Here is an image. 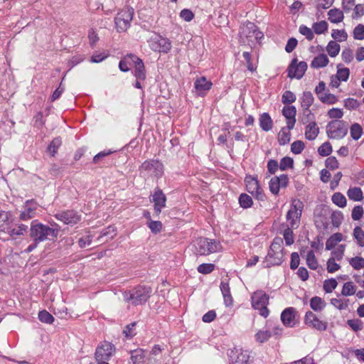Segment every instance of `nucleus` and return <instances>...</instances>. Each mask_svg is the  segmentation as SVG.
Listing matches in <instances>:
<instances>
[{
  "label": "nucleus",
  "instance_id": "nucleus-1",
  "mask_svg": "<svg viewBox=\"0 0 364 364\" xmlns=\"http://www.w3.org/2000/svg\"><path fill=\"white\" fill-rule=\"evenodd\" d=\"M59 230L49 227L35 220L31 222L30 237L36 242H41L47 240H54L58 237Z\"/></svg>",
  "mask_w": 364,
  "mask_h": 364
},
{
  "label": "nucleus",
  "instance_id": "nucleus-2",
  "mask_svg": "<svg viewBox=\"0 0 364 364\" xmlns=\"http://www.w3.org/2000/svg\"><path fill=\"white\" fill-rule=\"evenodd\" d=\"M151 288L146 286H137L132 290L124 291L122 293L124 301L133 305L144 304L150 298Z\"/></svg>",
  "mask_w": 364,
  "mask_h": 364
},
{
  "label": "nucleus",
  "instance_id": "nucleus-3",
  "mask_svg": "<svg viewBox=\"0 0 364 364\" xmlns=\"http://www.w3.org/2000/svg\"><path fill=\"white\" fill-rule=\"evenodd\" d=\"M282 240L274 238L269 247L268 253L262 262L263 268H269L272 266L280 265L283 262Z\"/></svg>",
  "mask_w": 364,
  "mask_h": 364
},
{
  "label": "nucleus",
  "instance_id": "nucleus-4",
  "mask_svg": "<svg viewBox=\"0 0 364 364\" xmlns=\"http://www.w3.org/2000/svg\"><path fill=\"white\" fill-rule=\"evenodd\" d=\"M194 247L196 253L199 255H209L220 251L222 248L219 242L203 237L196 240Z\"/></svg>",
  "mask_w": 364,
  "mask_h": 364
},
{
  "label": "nucleus",
  "instance_id": "nucleus-5",
  "mask_svg": "<svg viewBox=\"0 0 364 364\" xmlns=\"http://www.w3.org/2000/svg\"><path fill=\"white\" fill-rule=\"evenodd\" d=\"M239 36L240 41L244 44L252 42L254 40L259 41L264 36L258 27L250 21H247L240 27Z\"/></svg>",
  "mask_w": 364,
  "mask_h": 364
},
{
  "label": "nucleus",
  "instance_id": "nucleus-6",
  "mask_svg": "<svg viewBox=\"0 0 364 364\" xmlns=\"http://www.w3.org/2000/svg\"><path fill=\"white\" fill-rule=\"evenodd\" d=\"M140 173L144 176H151L157 178L164 174V165L159 160H146L139 168Z\"/></svg>",
  "mask_w": 364,
  "mask_h": 364
},
{
  "label": "nucleus",
  "instance_id": "nucleus-7",
  "mask_svg": "<svg viewBox=\"0 0 364 364\" xmlns=\"http://www.w3.org/2000/svg\"><path fill=\"white\" fill-rule=\"evenodd\" d=\"M251 299L252 307L259 310L262 316L267 318L269 314L267 307L269 304V295L262 290H257L252 294Z\"/></svg>",
  "mask_w": 364,
  "mask_h": 364
},
{
  "label": "nucleus",
  "instance_id": "nucleus-8",
  "mask_svg": "<svg viewBox=\"0 0 364 364\" xmlns=\"http://www.w3.org/2000/svg\"><path fill=\"white\" fill-rule=\"evenodd\" d=\"M348 124L343 120H333L326 126V133L330 139H340L348 133Z\"/></svg>",
  "mask_w": 364,
  "mask_h": 364
},
{
  "label": "nucleus",
  "instance_id": "nucleus-9",
  "mask_svg": "<svg viewBox=\"0 0 364 364\" xmlns=\"http://www.w3.org/2000/svg\"><path fill=\"white\" fill-rule=\"evenodd\" d=\"M134 9L127 7L121 10L114 18L115 27L119 33L124 32L130 26L134 15Z\"/></svg>",
  "mask_w": 364,
  "mask_h": 364
},
{
  "label": "nucleus",
  "instance_id": "nucleus-10",
  "mask_svg": "<svg viewBox=\"0 0 364 364\" xmlns=\"http://www.w3.org/2000/svg\"><path fill=\"white\" fill-rule=\"evenodd\" d=\"M302 210V202L300 200L294 201L286 215V219L288 222L286 226L298 228L300 225Z\"/></svg>",
  "mask_w": 364,
  "mask_h": 364
},
{
  "label": "nucleus",
  "instance_id": "nucleus-11",
  "mask_svg": "<svg viewBox=\"0 0 364 364\" xmlns=\"http://www.w3.org/2000/svg\"><path fill=\"white\" fill-rule=\"evenodd\" d=\"M150 48L159 53H167L171 48V43L169 39L159 35H154L149 41Z\"/></svg>",
  "mask_w": 364,
  "mask_h": 364
},
{
  "label": "nucleus",
  "instance_id": "nucleus-12",
  "mask_svg": "<svg viewBox=\"0 0 364 364\" xmlns=\"http://www.w3.org/2000/svg\"><path fill=\"white\" fill-rule=\"evenodd\" d=\"M247 191L256 199L259 200H264V194L261 188L258 181L255 177L247 176L245 178Z\"/></svg>",
  "mask_w": 364,
  "mask_h": 364
},
{
  "label": "nucleus",
  "instance_id": "nucleus-13",
  "mask_svg": "<svg viewBox=\"0 0 364 364\" xmlns=\"http://www.w3.org/2000/svg\"><path fill=\"white\" fill-rule=\"evenodd\" d=\"M304 323L309 327L319 331H325L328 327V322L321 320L314 313L308 311L304 316Z\"/></svg>",
  "mask_w": 364,
  "mask_h": 364
},
{
  "label": "nucleus",
  "instance_id": "nucleus-14",
  "mask_svg": "<svg viewBox=\"0 0 364 364\" xmlns=\"http://www.w3.org/2000/svg\"><path fill=\"white\" fill-rule=\"evenodd\" d=\"M54 217L64 224L74 225L81 220V215L73 210L59 211L54 215Z\"/></svg>",
  "mask_w": 364,
  "mask_h": 364
},
{
  "label": "nucleus",
  "instance_id": "nucleus-15",
  "mask_svg": "<svg viewBox=\"0 0 364 364\" xmlns=\"http://www.w3.org/2000/svg\"><path fill=\"white\" fill-rule=\"evenodd\" d=\"M307 63L304 61L298 63L297 58L292 59L288 67V77L289 78L301 79L307 70Z\"/></svg>",
  "mask_w": 364,
  "mask_h": 364
},
{
  "label": "nucleus",
  "instance_id": "nucleus-16",
  "mask_svg": "<svg viewBox=\"0 0 364 364\" xmlns=\"http://www.w3.org/2000/svg\"><path fill=\"white\" fill-rule=\"evenodd\" d=\"M115 352V347L109 342L104 341L97 346L95 350L96 360H109Z\"/></svg>",
  "mask_w": 364,
  "mask_h": 364
},
{
  "label": "nucleus",
  "instance_id": "nucleus-17",
  "mask_svg": "<svg viewBox=\"0 0 364 364\" xmlns=\"http://www.w3.org/2000/svg\"><path fill=\"white\" fill-rule=\"evenodd\" d=\"M230 364H250V354L247 350L233 348L228 352Z\"/></svg>",
  "mask_w": 364,
  "mask_h": 364
},
{
  "label": "nucleus",
  "instance_id": "nucleus-18",
  "mask_svg": "<svg viewBox=\"0 0 364 364\" xmlns=\"http://www.w3.org/2000/svg\"><path fill=\"white\" fill-rule=\"evenodd\" d=\"M151 201L154 203V210L156 216H159L161 213L162 208L166 207V196L159 187L154 189Z\"/></svg>",
  "mask_w": 364,
  "mask_h": 364
},
{
  "label": "nucleus",
  "instance_id": "nucleus-19",
  "mask_svg": "<svg viewBox=\"0 0 364 364\" xmlns=\"http://www.w3.org/2000/svg\"><path fill=\"white\" fill-rule=\"evenodd\" d=\"M38 207V203L33 200H28L25 202L23 210L21 213L19 218L21 220H28L34 218L36 215V210Z\"/></svg>",
  "mask_w": 364,
  "mask_h": 364
},
{
  "label": "nucleus",
  "instance_id": "nucleus-20",
  "mask_svg": "<svg viewBox=\"0 0 364 364\" xmlns=\"http://www.w3.org/2000/svg\"><path fill=\"white\" fill-rule=\"evenodd\" d=\"M282 114L287 119V129L289 130L292 129L296 123V107L293 105L284 106L282 109Z\"/></svg>",
  "mask_w": 364,
  "mask_h": 364
},
{
  "label": "nucleus",
  "instance_id": "nucleus-21",
  "mask_svg": "<svg viewBox=\"0 0 364 364\" xmlns=\"http://www.w3.org/2000/svg\"><path fill=\"white\" fill-rule=\"evenodd\" d=\"M212 85V82L207 80L205 77L198 78L194 82L196 95L198 96H204L210 90Z\"/></svg>",
  "mask_w": 364,
  "mask_h": 364
},
{
  "label": "nucleus",
  "instance_id": "nucleus-22",
  "mask_svg": "<svg viewBox=\"0 0 364 364\" xmlns=\"http://www.w3.org/2000/svg\"><path fill=\"white\" fill-rule=\"evenodd\" d=\"M296 310L293 307L285 309L281 314V321L287 327H293L294 326Z\"/></svg>",
  "mask_w": 364,
  "mask_h": 364
},
{
  "label": "nucleus",
  "instance_id": "nucleus-23",
  "mask_svg": "<svg viewBox=\"0 0 364 364\" xmlns=\"http://www.w3.org/2000/svg\"><path fill=\"white\" fill-rule=\"evenodd\" d=\"M220 291L222 292L224 304L229 307L233 304V299L230 293L229 284L226 281H222L220 284Z\"/></svg>",
  "mask_w": 364,
  "mask_h": 364
},
{
  "label": "nucleus",
  "instance_id": "nucleus-24",
  "mask_svg": "<svg viewBox=\"0 0 364 364\" xmlns=\"http://www.w3.org/2000/svg\"><path fill=\"white\" fill-rule=\"evenodd\" d=\"M6 231L11 238L17 239L28 232V226L24 224H19L14 228L7 227Z\"/></svg>",
  "mask_w": 364,
  "mask_h": 364
},
{
  "label": "nucleus",
  "instance_id": "nucleus-25",
  "mask_svg": "<svg viewBox=\"0 0 364 364\" xmlns=\"http://www.w3.org/2000/svg\"><path fill=\"white\" fill-rule=\"evenodd\" d=\"M259 126L261 129L264 132H268L272 129L273 122L270 115L264 112L259 116Z\"/></svg>",
  "mask_w": 364,
  "mask_h": 364
},
{
  "label": "nucleus",
  "instance_id": "nucleus-26",
  "mask_svg": "<svg viewBox=\"0 0 364 364\" xmlns=\"http://www.w3.org/2000/svg\"><path fill=\"white\" fill-rule=\"evenodd\" d=\"M328 62V58L326 54H319L313 59L311 67L316 69L324 68Z\"/></svg>",
  "mask_w": 364,
  "mask_h": 364
},
{
  "label": "nucleus",
  "instance_id": "nucleus-27",
  "mask_svg": "<svg viewBox=\"0 0 364 364\" xmlns=\"http://www.w3.org/2000/svg\"><path fill=\"white\" fill-rule=\"evenodd\" d=\"M319 133V129L316 122L307 124L305 131V136L308 140H314Z\"/></svg>",
  "mask_w": 364,
  "mask_h": 364
},
{
  "label": "nucleus",
  "instance_id": "nucleus-28",
  "mask_svg": "<svg viewBox=\"0 0 364 364\" xmlns=\"http://www.w3.org/2000/svg\"><path fill=\"white\" fill-rule=\"evenodd\" d=\"M328 20L333 23H338L343 21L344 15L342 11L334 8L330 9L328 12Z\"/></svg>",
  "mask_w": 364,
  "mask_h": 364
},
{
  "label": "nucleus",
  "instance_id": "nucleus-29",
  "mask_svg": "<svg viewBox=\"0 0 364 364\" xmlns=\"http://www.w3.org/2000/svg\"><path fill=\"white\" fill-rule=\"evenodd\" d=\"M314 101V97L313 94L309 91H305L303 92L301 97H300V103L302 109H308L310 108L313 105Z\"/></svg>",
  "mask_w": 364,
  "mask_h": 364
},
{
  "label": "nucleus",
  "instance_id": "nucleus-30",
  "mask_svg": "<svg viewBox=\"0 0 364 364\" xmlns=\"http://www.w3.org/2000/svg\"><path fill=\"white\" fill-rule=\"evenodd\" d=\"M272 333L270 328L266 326L265 328L259 330L255 335V338L257 342L263 343L267 341L272 336Z\"/></svg>",
  "mask_w": 364,
  "mask_h": 364
},
{
  "label": "nucleus",
  "instance_id": "nucleus-31",
  "mask_svg": "<svg viewBox=\"0 0 364 364\" xmlns=\"http://www.w3.org/2000/svg\"><path fill=\"white\" fill-rule=\"evenodd\" d=\"M131 359L134 364H145V352L141 348L131 351Z\"/></svg>",
  "mask_w": 364,
  "mask_h": 364
},
{
  "label": "nucleus",
  "instance_id": "nucleus-32",
  "mask_svg": "<svg viewBox=\"0 0 364 364\" xmlns=\"http://www.w3.org/2000/svg\"><path fill=\"white\" fill-rule=\"evenodd\" d=\"M134 67V77L136 78V80H144L146 79V75L144 64L141 58L135 63Z\"/></svg>",
  "mask_w": 364,
  "mask_h": 364
},
{
  "label": "nucleus",
  "instance_id": "nucleus-33",
  "mask_svg": "<svg viewBox=\"0 0 364 364\" xmlns=\"http://www.w3.org/2000/svg\"><path fill=\"white\" fill-rule=\"evenodd\" d=\"M326 305V301L319 296H314L310 300V306L315 311H321Z\"/></svg>",
  "mask_w": 364,
  "mask_h": 364
},
{
  "label": "nucleus",
  "instance_id": "nucleus-34",
  "mask_svg": "<svg viewBox=\"0 0 364 364\" xmlns=\"http://www.w3.org/2000/svg\"><path fill=\"white\" fill-rule=\"evenodd\" d=\"M343 240V235L340 232L334 233L326 242V249L331 250L333 249L338 242Z\"/></svg>",
  "mask_w": 364,
  "mask_h": 364
},
{
  "label": "nucleus",
  "instance_id": "nucleus-35",
  "mask_svg": "<svg viewBox=\"0 0 364 364\" xmlns=\"http://www.w3.org/2000/svg\"><path fill=\"white\" fill-rule=\"evenodd\" d=\"M349 199L353 201H360L363 198V191L359 187L350 188L347 191Z\"/></svg>",
  "mask_w": 364,
  "mask_h": 364
},
{
  "label": "nucleus",
  "instance_id": "nucleus-36",
  "mask_svg": "<svg viewBox=\"0 0 364 364\" xmlns=\"http://www.w3.org/2000/svg\"><path fill=\"white\" fill-rule=\"evenodd\" d=\"M289 131L287 127H283L279 132L278 141L280 145H285L290 141L291 133Z\"/></svg>",
  "mask_w": 364,
  "mask_h": 364
},
{
  "label": "nucleus",
  "instance_id": "nucleus-37",
  "mask_svg": "<svg viewBox=\"0 0 364 364\" xmlns=\"http://www.w3.org/2000/svg\"><path fill=\"white\" fill-rule=\"evenodd\" d=\"M306 264L311 269H316L318 267V262L313 250H308L305 255Z\"/></svg>",
  "mask_w": 364,
  "mask_h": 364
},
{
  "label": "nucleus",
  "instance_id": "nucleus-38",
  "mask_svg": "<svg viewBox=\"0 0 364 364\" xmlns=\"http://www.w3.org/2000/svg\"><path fill=\"white\" fill-rule=\"evenodd\" d=\"M301 121L304 124L316 122L315 116L310 110V108L302 109V116Z\"/></svg>",
  "mask_w": 364,
  "mask_h": 364
},
{
  "label": "nucleus",
  "instance_id": "nucleus-39",
  "mask_svg": "<svg viewBox=\"0 0 364 364\" xmlns=\"http://www.w3.org/2000/svg\"><path fill=\"white\" fill-rule=\"evenodd\" d=\"M356 292V287L352 282H346L341 291V294L345 296L354 295Z\"/></svg>",
  "mask_w": 364,
  "mask_h": 364
},
{
  "label": "nucleus",
  "instance_id": "nucleus-40",
  "mask_svg": "<svg viewBox=\"0 0 364 364\" xmlns=\"http://www.w3.org/2000/svg\"><path fill=\"white\" fill-rule=\"evenodd\" d=\"M353 237L356 240L358 246L364 247V231L360 227L356 226L354 228Z\"/></svg>",
  "mask_w": 364,
  "mask_h": 364
},
{
  "label": "nucleus",
  "instance_id": "nucleus-41",
  "mask_svg": "<svg viewBox=\"0 0 364 364\" xmlns=\"http://www.w3.org/2000/svg\"><path fill=\"white\" fill-rule=\"evenodd\" d=\"M239 203L242 208H250L253 204L252 198L246 193H242L239 197Z\"/></svg>",
  "mask_w": 364,
  "mask_h": 364
},
{
  "label": "nucleus",
  "instance_id": "nucleus-42",
  "mask_svg": "<svg viewBox=\"0 0 364 364\" xmlns=\"http://www.w3.org/2000/svg\"><path fill=\"white\" fill-rule=\"evenodd\" d=\"M326 50L331 57H336L340 51V45L336 41H331L328 43Z\"/></svg>",
  "mask_w": 364,
  "mask_h": 364
},
{
  "label": "nucleus",
  "instance_id": "nucleus-43",
  "mask_svg": "<svg viewBox=\"0 0 364 364\" xmlns=\"http://www.w3.org/2000/svg\"><path fill=\"white\" fill-rule=\"evenodd\" d=\"M332 201L340 208H344L346 205L347 202L346 197L339 192L335 193L332 196Z\"/></svg>",
  "mask_w": 364,
  "mask_h": 364
},
{
  "label": "nucleus",
  "instance_id": "nucleus-44",
  "mask_svg": "<svg viewBox=\"0 0 364 364\" xmlns=\"http://www.w3.org/2000/svg\"><path fill=\"white\" fill-rule=\"evenodd\" d=\"M293 229V228L286 226V228L284 230L283 236L287 245H291L294 242Z\"/></svg>",
  "mask_w": 364,
  "mask_h": 364
},
{
  "label": "nucleus",
  "instance_id": "nucleus-45",
  "mask_svg": "<svg viewBox=\"0 0 364 364\" xmlns=\"http://www.w3.org/2000/svg\"><path fill=\"white\" fill-rule=\"evenodd\" d=\"M296 100V95L290 90L285 91L282 96V102L284 105H289Z\"/></svg>",
  "mask_w": 364,
  "mask_h": 364
},
{
  "label": "nucleus",
  "instance_id": "nucleus-46",
  "mask_svg": "<svg viewBox=\"0 0 364 364\" xmlns=\"http://www.w3.org/2000/svg\"><path fill=\"white\" fill-rule=\"evenodd\" d=\"M331 36L333 39L340 42L345 41L348 38V34L345 30L333 29Z\"/></svg>",
  "mask_w": 364,
  "mask_h": 364
},
{
  "label": "nucleus",
  "instance_id": "nucleus-47",
  "mask_svg": "<svg viewBox=\"0 0 364 364\" xmlns=\"http://www.w3.org/2000/svg\"><path fill=\"white\" fill-rule=\"evenodd\" d=\"M312 28L316 34H321L328 30V23L326 21H321L314 23Z\"/></svg>",
  "mask_w": 364,
  "mask_h": 364
},
{
  "label": "nucleus",
  "instance_id": "nucleus-48",
  "mask_svg": "<svg viewBox=\"0 0 364 364\" xmlns=\"http://www.w3.org/2000/svg\"><path fill=\"white\" fill-rule=\"evenodd\" d=\"M363 134V129L358 123L353 124L350 127V136L354 140H358L360 138Z\"/></svg>",
  "mask_w": 364,
  "mask_h": 364
},
{
  "label": "nucleus",
  "instance_id": "nucleus-49",
  "mask_svg": "<svg viewBox=\"0 0 364 364\" xmlns=\"http://www.w3.org/2000/svg\"><path fill=\"white\" fill-rule=\"evenodd\" d=\"M62 144L61 139L59 137H56L53 139L49 146H48V151L50 152L51 156H54L57 152L58 148Z\"/></svg>",
  "mask_w": 364,
  "mask_h": 364
},
{
  "label": "nucleus",
  "instance_id": "nucleus-50",
  "mask_svg": "<svg viewBox=\"0 0 364 364\" xmlns=\"http://www.w3.org/2000/svg\"><path fill=\"white\" fill-rule=\"evenodd\" d=\"M348 299L342 300L341 299H331V304L339 310L346 309L348 306Z\"/></svg>",
  "mask_w": 364,
  "mask_h": 364
},
{
  "label": "nucleus",
  "instance_id": "nucleus-51",
  "mask_svg": "<svg viewBox=\"0 0 364 364\" xmlns=\"http://www.w3.org/2000/svg\"><path fill=\"white\" fill-rule=\"evenodd\" d=\"M38 319L41 322L48 324H50L54 321V317L46 310L39 311Z\"/></svg>",
  "mask_w": 364,
  "mask_h": 364
},
{
  "label": "nucleus",
  "instance_id": "nucleus-52",
  "mask_svg": "<svg viewBox=\"0 0 364 364\" xmlns=\"http://www.w3.org/2000/svg\"><path fill=\"white\" fill-rule=\"evenodd\" d=\"M318 154L322 156H328L332 152V146L330 142L326 141L322 144L318 149Z\"/></svg>",
  "mask_w": 364,
  "mask_h": 364
},
{
  "label": "nucleus",
  "instance_id": "nucleus-53",
  "mask_svg": "<svg viewBox=\"0 0 364 364\" xmlns=\"http://www.w3.org/2000/svg\"><path fill=\"white\" fill-rule=\"evenodd\" d=\"M9 213L5 211L0 212V231L6 232L8 226Z\"/></svg>",
  "mask_w": 364,
  "mask_h": 364
},
{
  "label": "nucleus",
  "instance_id": "nucleus-54",
  "mask_svg": "<svg viewBox=\"0 0 364 364\" xmlns=\"http://www.w3.org/2000/svg\"><path fill=\"white\" fill-rule=\"evenodd\" d=\"M322 102L328 105H333L338 101V98L336 95L331 93H324L322 95H319L318 98Z\"/></svg>",
  "mask_w": 364,
  "mask_h": 364
},
{
  "label": "nucleus",
  "instance_id": "nucleus-55",
  "mask_svg": "<svg viewBox=\"0 0 364 364\" xmlns=\"http://www.w3.org/2000/svg\"><path fill=\"white\" fill-rule=\"evenodd\" d=\"M269 191L274 195H277L279 192L280 188H282V186L279 184V178H275V176L271 178L269 183Z\"/></svg>",
  "mask_w": 364,
  "mask_h": 364
},
{
  "label": "nucleus",
  "instance_id": "nucleus-56",
  "mask_svg": "<svg viewBox=\"0 0 364 364\" xmlns=\"http://www.w3.org/2000/svg\"><path fill=\"white\" fill-rule=\"evenodd\" d=\"M338 282L335 279H328L323 282V290L326 293L332 292L337 287Z\"/></svg>",
  "mask_w": 364,
  "mask_h": 364
},
{
  "label": "nucleus",
  "instance_id": "nucleus-57",
  "mask_svg": "<svg viewBox=\"0 0 364 364\" xmlns=\"http://www.w3.org/2000/svg\"><path fill=\"white\" fill-rule=\"evenodd\" d=\"M293 164V159L289 156H285L281 159L279 166L281 171H285L287 168H292Z\"/></svg>",
  "mask_w": 364,
  "mask_h": 364
},
{
  "label": "nucleus",
  "instance_id": "nucleus-58",
  "mask_svg": "<svg viewBox=\"0 0 364 364\" xmlns=\"http://www.w3.org/2000/svg\"><path fill=\"white\" fill-rule=\"evenodd\" d=\"M214 269L215 264L210 263H203L198 267L197 270L199 273L208 274L211 273L214 270Z\"/></svg>",
  "mask_w": 364,
  "mask_h": 364
},
{
  "label": "nucleus",
  "instance_id": "nucleus-59",
  "mask_svg": "<svg viewBox=\"0 0 364 364\" xmlns=\"http://www.w3.org/2000/svg\"><path fill=\"white\" fill-rule=\"evenodd\" d=\"M349 263L355 269H360L364 268V258L363 257H353L350 259Z\"/></svg>",
  "mask_w": 364,
  "mask_h": 364
},
{
  "label": "nucleus",
  "instance_id": "nucleus-60",
  "mask_svg": "<svg viewBox=\"0 0 364 364\" xmlns=\"http://www.w3.org/2000/svg\"><path fill=\"white\" fill-rule=\"evenodd\" d=\"M305 147L304 143L302 141L297 140L294 141L291 145V151L294 154H299L302 152Z\"/></svg>",
  "mask_w": 364,
  "mask_h": 364
},
{
  "label": "nucleus",
  "instance_id": "nucleus-61",
  "mask_svg": "<svg viewBox=\"0 0 364 364\" xmlns=\"http://www.w3.org/2000/svg\"><path fill=\"white\" fill-rule=\"evenodd\" d=\"M353 38L356 40H363L364 39V25L359 23L358 26L355 27L353 29Z\"/></svg>",
  "mask_w": 364,
  "mask_h": 364
},
{
  "label": "nucleus",
  "instance_id": "nucleus-62",
  "mask_svg": "<svg viewBox=\"0 0 364 364\" xmlns=\"http://www.w3.org/2000/svg\"><path fill=\"white\" fill-rule=\"evenodd\" d=\"M331 218L333 225L338 227L341 224L343 217L341 212L336 211L332 213Z\"/></svg>",
  "mask_w": 364,
  "mask_h": 364
},
{
  "label": "nucleus",
  "instance_id": "nucleus-63",
  "mask_svg": "<svg viewBox=\"0 0 364 364\" xmlns=\"http://www.w3.org/2000/svg\"><path fill=\"white\" fill-rule=\"evenodd\" d=\"M341 268L340 264L336 262L335 257H330L327 261V271L333 273Z\"/></svg>",
  "mask_w": 364,
  "mask_h": 364
},
{
  "label": "nucleus",
  "instance_id": "nucleus-64",
  "mask_svg": "<svg viewBox=\"0 0 364 364\" xmlns=\"http://www.w3.org/2000/svg\"><path fill=\"white\" fill-rule=\"evenodd\" d=\"M299 31L301 34L306 36L307 40H309V41L313 40V38L314 37L313 31H311V28H309L306 26H304V25L300 26Z\"/></svg>",
  "mask_w": 364,
  "mask_h": 364
}]
</instances>
